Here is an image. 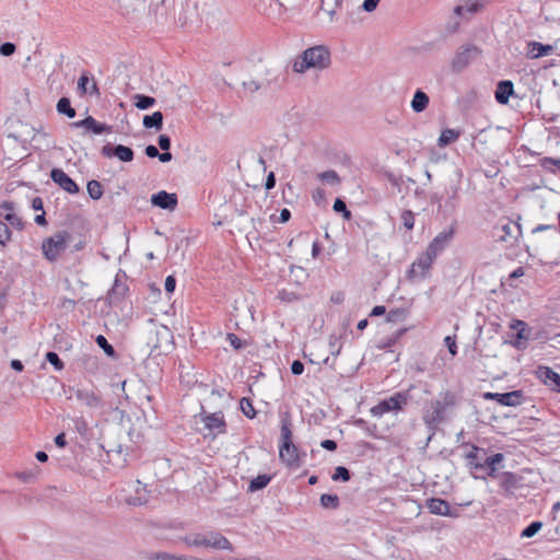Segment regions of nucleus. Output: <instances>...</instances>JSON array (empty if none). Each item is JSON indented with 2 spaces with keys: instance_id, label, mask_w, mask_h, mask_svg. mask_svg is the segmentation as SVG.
Wrapping results in <instances>:
<instances>
[{
  "instance_id": "49530a36",
  "label": "nucleus",
  "mask_w": 560,
  "mask_h": 560,
  "mask_svg": "<svg viewBox=\"0 0 560 560\" xmlns=\"http://www.w3.org/2000/svg\"><path fill=\"white\" fill-rule=\"evenodd\" d=\"M11 240V230L8 223L0 221V244L5 245Z\"/></svg>"
},
{
  "instance_id": "4be33fe9",
  "label": "nucleus",
  "mask_w": 560,
  "mask_h": 560,
  "mask_svg": "<svg viewBox=\"0 0 560 560\" xmlns=\"http://www.w3.org/2000/svg\"><path fill=\"white\" fill-rule=\"evenodd\" d=\"M486 458V450L471 446L470 451L466 454L468 465L475 469H483V459Z\"/></svg>"
},
{
  "instance_id": "cd10ccee",
  "label": "nucleus",
  "mask_w": 560,
  "mask_h": 560,
  "mask_svg": "<svg viewBox=\"0 0 560 560\" xmlns=\"http://www.w3.org/2000/svg\"><path fill=\"white\" fill-rule=\"evenodd\" d=\"M487 0H465V2L455 8V13L462 15L463 12L476 13Z\"/></svg>"
},
{
  "instance_id": "9d476101",
  "label": "nucleus",
  "mask_w": 560,
  "mask_h": 560,
  "mask_svg": "<svg viewBox=\"0 0 560 560\" xmlns=\"http://www.w3.org/2000/svg\"><path fill=\"white\" fill-rule=\"evenodd\" d=\"M445 195L444 205H440L436 209L438 215H441L443 219H447L456 211L459 200V187L452 185L445 189Z\"/></svg>"
},
{
  "instance_id": "c9c22d12",
  "label": "nucleus",
  "mask_w": 560,
  "mask_h": 560,
  "mask_svg": "<svg viewBox=\"0 0 560 560\" xmlns=\"http://www.w3.org/2000/svg\"><path fill=\"white\" fill-rule=\"evenodd\" d=\"M271 480V477L268 475H259L254 478L249 483L250 491H257L264 489Z\"/></svg>"
},
{
  "instance_id": "72a5a7b5",
  "label": "nucleus",
  "mask_w": 560,
  "mask_h": 560,
  "mask_svg": "<svg viewBox=\"0 0 560 560\" xmlns=\"http://www.w3.org/2000/svg\"><path fill=\"white\" fill-rule=\"evenodd\" d=\"M539 166L546 172L556 173V167L560 168V159L545 156L539 160Z\"/></svg>"
},
{
  "instance_id": "2eb2a0df",
  "label": "nucleus",
  "mask_w": 560,
  "mask_h": 560,
  "mask_svg": "<svg viewBox=\"0 0 560 560\" xmlns=\"http://www.w3.org/2000/svg\"><path fill=\"white\" fill-rule=\"evenodd\" d=\"M279 456L287 467L299 468L302 465L298 447L293 443H290L288 448L279 446Z\"/></svg>"
},
{
  "instance_id": "de8ad7c7",
  "label": "nucleus",
  "mask_w": 560,
  "mask_h": 560,
  "mask_svg": "<svg viewBox=\"0 0 560 560\" xmlns=\"http://www.w3.org/2000/svg\"><path fill=\"white\" fill-rule=\"evenodd\" d=\"M277 296L282 302H288V303H291V302H294V301L299 300V295L295 292L287 291L284 289L280 290L278 292Z\"/></svg>"
},
{
  "instance_id": "b1692460",
  "label": "nucleus",
  "mask_w": 560,
  "mask_h": 560,
  "mask_svg": "<svg viewBox=\"0 0 560 560\" xmlns=\"http://www.w3.org/2000/svg\"><path fill=\"white\" fill-rule=\"evenodd\" d=\"M427 508L430 513L435 515H446L450 514V504L447 501L440 498H431L427 500Z\"/></svg>"
},
{
  "instance_id": "774afa93",
  "label": "nucleus",
  "mask_w": 560,
  "mask_h": 560,
  "mask_svg": "<svg viewBox=\"0 0 560 560\" xmlns=\"http://www.w3.org/2000/svg\"><path fill=\"white\" fill-rule=\"evenodd\" d=\"M155 559L156 560H176V556L167 553V552H161L155 556Z\"/></svg>"
},
{
  "instance_id": "c03bdc74",
  "label": "nucleus",
  "mask_w": 560,
  "mask_h": 560,
  "mask_svg": "<svg viewBox=\"0 0 560 560\" xmlns=\"http://www.w3.org/2000/svg\"><path fill=\"white\" fill-rule=\"evenodd\" d=\"M46 360L51 364L54 365V368L58 371L62 370L65 364L63 362L60 360L59 355L54 352V351H48L46 353Z\"/></svg>"
},
{
  "instance_id": "79ce46f5",
  "label": "nucleus",
  "mask_w": 560,
  "mask_h": 560,
  "mask_svg": "<svg viewBox=\"0 0 560 560\" xmlns=\"http://www.w3.org/2000/svg\"><path fill=\"white\" fill-rule=\"evenodd\" d=\"M95 341L97 346L102 348L107 355L113 357L115 354L114 347L108 343L107 339L103 335H98Z\"/></svg>"
},
{
  "instance_id": "5701e85b",
  "label": "nucleus",
  "mask_w": 560,
  "mask_h": 560,
  "mask_svg": "<svg viewBox=\"0 0 560 560\" xmlns=\"http://www.w3.org/2000/svg\"><path fill=\"white\" fill-rule=\"evenodd\" d=\"M514 93L513 83L509 80L500 81L495 90V100L500 104H506L510 96Z\"/></svg>"
},
{
  "instance_id": "ea45409f",
  "label": "nucleus",
  "mask_w": 560,
  "mask_h": 560,
  "mask_svg": "<svg viewBox=\"0 0 560 560\" xmlns=\"http://www.w3.org/2000/svg\"><path fill=\"white\" fill-rule=\"evenodd\" d=\"M331 479L334 481L341 480L343 482H347L350 480V471L343 466H338V467H336L335 472L331 476Z\"/></svg>"
},
{
  "instance_id": "dca6fc26",
  "label": "nucleus",
  "mask_w": 560,
  "mask_h": 560,
  "mask_svg": "<svg viewBox=\"0 0 560 560\" xmlns=\"http://www.w3.org/2000/svg\"><path fill=\"white\" fill-rule=\"evenodd\" d=\"M77 399L91 409H100L103 407L102 398L93 390L79 388L75 392Z\"/></svg>"
},
{
  "instance_id": "09e8293b",
  "label": "nucleus",
  "mask_w": 560,
  "mask_h": 560,
  "mask_svg": "<svg viewBox=\"0 0 560 560\" xmlns=\"http://www.w3.org/2000/svg\"><path fill=\"white\" fill-rule=\"evenodd\" d=\"M4 219L5 221L14 226V228H18V229H22L23 228V223H22V220L20 217H18L15 213H12V212H8L5 215H4Z\"/></svg>"
},
{
  "instance_id": "ddd939ff",
  "label": "nucleus",
  "mask_w": 560,
  "mask_h": 560,
  "mask_svg": "<svg viewBox=\"0 0 560 560\" xmlns=\"http://www.w3.org/2000/svg\"><path fill=\"white\" fill-rule=\"evenodd\" d=\"M102 154L107 158L115 156L121 162H131L133 160V150L129 147L118 144L112 147L109 144L102 148Z\"/></svg>"
},
{
  "instance_id": "39448f33",
  "label": "nucleus",
  "mask_w": 560,
  "mask_h": 560,
  "mask_svg": "<svg viewBox=\"0 0 560 560\" xmlns=\"http://www.w3.org/2000/svg\"><path fill=\"white\" fill-rule=\"evenodd\" d=\"M69 236L68 232L60 231L44 240L42 250L45 258L49 261H56L60 254L67 248Z\"/></svg>"
},
{
  "instance_id": "e433bc0d",
  "label": "nucleus",
  "mask_w": 560,
  "mask_h": 560,
  "mask_svg": "<svg viewBox=\"0 0 560 560\" xmlns=\"http://www.w3.org/2000/svg\"><path fill=\"white\" fill-rule=\"evenodd\" d=\"M320 504L323 508L336 510L339 506V498L336 494H322Z\"/></svg>"
},
{
  "instance_id": "8fccbe9b",
  "label": "nucleus",
  "mask_w": 560,
  "mask_h": 560,
  "mask_svg": "<svg viewBox=\"0 0 560 560\" xmlns=\"http://www.w3.org/2000/svg\"><path fill=\"white\" fill-rule=\"evenodd\" d=\"M546 230L551 231L552 235H553V238L558 240L559 235H558L557 228L555 225H551V224H540V225H537L535 229H533V233H537V232H541V231H546Z\"/></svg>"
},
{
  "instance_id": "3c124183",
  "label": "nucleus",
  "mask_w": 560,
  "mask_h": 560,
  "mask_svg": "<svg viewBox=\"0 0 560 560\" xmlns=\"http://www.w3.org/2000/svg\"><path fill=\"white\" fill-rule=\"evenodd\" d=\"M15 51V45L13 43H10V42H7V43H3L2 45H0V54L2 56H11L13 55Z\"/></svg>"
},
{
  "instance_id": "a211bd4d",
  "label": "nucleus",
  "mask_w": 560,
  "mask_h": 560,
  "mask_svg": "<svg viewBox=\"0 0 560 560\" xmlns=\"http://www.w3.org/2000/svg\"><path fill=\"white\" fill-rule=\"evenodd\" d=\"M512 330H516L515 338L510 341L514 348H522L523 342L528 339V330L525 322L520 319H513L510 324Z\"/></svg>"
},
{
  "instance_id": "37998d69",
  "label": "nucleus",
  "mask_w": 560,
  "mask_h": 560,
  "mask_svg": "<svg viewBox=\"0 0 560 560\" xmlns=\"http://www.w3.org/2000/svg\"><path fill=\"white\" fill-rule=\"evenodd\" d=\"M400 220L402 222V225L407 230H412L413 229V226H415V215H413L412 211H410V210L402 211V213L400 215Z\"/></svg>"
},
{
  "instance_id": "bb28decb",
  "label": "nucleus",
  "mask_w": 560,
  "mask_h": 560,
  "mask_svg": "<svg viewBox=\"0 0 560 560\" xmlns=\"http://www.w3.org/2000/svg\"><path fill=\"white\" fill-rule=\"evenodd\" d=\"M78 90L82 94H98V88L95 81H91L90 78L83 73L78 81Z\"/></svg>"
},
{
  "instance_id": "6e6d98bb",
  "label": "nucleus",
  "mask_w": 560,
  "mask_h": 560,
  "mask_svg": "<svg viewBox=\"0 0 560 560\" xmlns=\"http://www.w3.org/2000/svg\"><path fill=\"white\" fill-rule=\"evenodd\" d=\"M243 86L249 93H255L256 91H258L260 89V84L255 80H248V81L243 82Z\"/></svg>"
},
{
  "instance_id": "603ef678",
  "label": "nucleus",
  "mask_w": 560,
  "mask_h": 560,
  "mask_svg": "<svg viewBox=\"0 0 560 560\" xmlns=\"http://www.w3.org/2000/svg\"><path fill=\"white\" fill-rule=\"evenodd\" d=\"M226 338L230 341V345L236 350L242 349L245 345V342L234 334H228Z\"/></svg>"
},
{
  "instance_id": "473e14b6",
  "label": "nucleus",
  "mask_w": 560,
  "mask_h": 560,
  "mask_svg": "<svg viewBox=\"0 0 560 560\" xmlns=\"http://www.w3.org/2000/svg\"><path fill=\"white\" fill-rule=\"evenodd\" d=\"M86 190H88L89 196L93 200H98L103 196V187H102L101 183L95 179H92L88 183Z\"/></svg>"
},
{
  "instance_id": "6ab92c4d",
  "label": "nucleus",
  "mask_w": 560,
  "mask_h": 560,
  "mask_svg": "<svg viewBox=\"0 0 560 560\" xmlns=\"http://www.w3.org/2000/svg\"><path fill=\"white\" fill-rule=\"evenodd\" d=\"M537 375L546 385L560 393V374L548 366H539Z\"/></svg>"
},
{
  "instance_id": "423d86ee",
  "label": "nucleus",
  "mask_w": 560,
  "mask_h": 560,
  "mask_svg": "<svg viewBox=\"0 0 560 560\" xmlns=\"http://www.w3.org/2000/svg\"><path fill=\"white\" fill-rule=\"evenodd\" d=\"M200 417L205 429L208 431L205 436H211L212 439H215L218 435L226 431V423L221 411L213 413L203 412L200 415Z\"/></svg>"
},
{
  "instance_id": "052dcab7",
  "label": "nucleus",
  "mask_w": 560,
  "mask_h": 560,
  "mask_svg": "<svg viewBox=\"0 0 560 560\" xmlns=\"http://www.w3.org/2000/svg\"><path fill=\"white\" fill-rule=\"evenodd\" d=\"M176 280L173 276H168L165 279V291L172 293L175 290Z\"/></svg>"
},
{
  "instance_id": "69168bd1",
  "label": "nucleus",
  "mask_w": 560,
  "mask_h": 560,
  "mask_svg": "<svg viewBox=\"0 0 560 560\" xmlns=\"http://www.w3.org/2000/svg\"><path fill=\"white\" fill-rule=\"evenodd\" d=\"M127 503L131 505H142L147 503V498L141 497H130L127 499Z\"/></svg>"
},
{
  "instance_id": "338daca9",
  "label": "nucleus",
  "mask_w": 560,
  "mask_h": 560,
  "mask_svg": "<svg viewBox=\"0 0 560 560\" xmlns=\"http://www.w3.org/2000/svg\"><path fill=\"white\" fill-rule=\"evenodd\" d=\"M290 218H291L290 210L287 209V208L282 209L281 212H280L279 221L281 223H285V222H288L290 220Z\"/></svg>"
},
{
  "instance_id": "bf43d9fd",
  "label": "nucleus",
  "mask_w": 560,
  "mask_h": 560,
  "mask_svg": "<svg viewBox=\"0 0 560 560\" xmlns=\"http://www.w3.org/2000/svg\"><path fill=\"white\" fill-rule=\"evenodd\" d=\"M380 0H364L362 8L366 12H372L376 9Z\"/></svg>"
},
{
  "instance_id": "a18cd8bd",
  "label": "nucleus",
  "mask_w": 560,
  "mask_h": 560,
  "mask_svg": "<svg viewBox=\"0 0 560 560\" xmlns=\"http://www.w3.org/2000/svg\"><path fill=\"white\" fill-rule=\"evenodd\" d=\"M332 208L336 212H341L346 220L351 218V212L347 209L345 201H342L340 198L335 200Z\"/></svg>"
},
{
  "instance_id": "5fc2aeb1",
  "label": "nucleus",
  "mask_w": 560,
  "mask_h": 560,
  "mask_svg": "<svg viewBox=\"0 0 560 560\" xmlns=\"http://www.w3.org/2000/svg\"><path fill=\"white\" fill-rule=\"evenodd\" d=\"M158 143L163 151H168L171 148V138L167 135H160Z\"/></svg>"
},
{
  "instance_id": "f8f14e48",
  "label": "nucleus",
  "mask_w": 560,
  "mask_h": 560,
  "mask_svg": "<svg viewBox=\"0 0 560 560\" xmlns=\"http://www.w3.org/2000/svg\"><path fill=\"white\" fill-rule=\"evenodd\" d=\"M151 203L164 210L174 211L177 207L178 199L176 194L161 190L151 196Z\"/></svg>"
},
{
  "instance_id": "680f3d73",
  "label": "nucleus",
  "mask_w": 560,
  "mask_h": 560,
  "mask_svg": "<svg viewBox=\"0 0 560 560\" xmlns=\"http://www.w3.org/2000/svg\"><path fill=\"white\" fill-rule=\"evenodd\" d=\"M144 152H145L147 156H149L151 159L158 158V155H160L158 148L153 144L148 145L145 148Z\"/></svg>"
},
{
  "instance_id": "f03ea898",
  "label": "nucleus",
  "mask_w": 560,
  "mask_h": 560,
  "mask_svg": "<svg viewBox=\"0 0 560 560\" xmlns=\"http://www.w3.org/2000/svg\"><path fill=\"white\" fill-rule=\"evenodd\" d=\"M330 65V52L324 45L314 46L305 49L292 65L296 73H304L308 69L323 70Z\"/></svg>"
},
{
  "instance_id": "13d9d810",
  "label": "nucleus",
  "mask_w": 560,
  "mask_h": 560,
  "mask_svg": "<svg viewBox=\"0 0 560 560\" xmlns=\"http://www.w3.org/2000/svg\"><path fill=\"white\" fill-rule=\"evenodd\" d=\"M303 371H304V364L299 360H294L291 364L292 374L301 375L303 373Z\"/></svg>"
},
{
  "instance_id": "f257e3e1",
  "label": "nucleus",
  "mask_w": 560,
  "mask_h": 560,
  "mask_svg": "<svg viewBox=\"0 0 560 560\" xmlns=\"http://www.w3.org/2000/svg\"><path fill=\"white\" fill-rule=\"evenodd\" d=\"M458 402L455 393L446 390L441 393L435 399L430 400L422 413V420L425 425L435 430L440 424L446 422Z\"/></svg>"
},
{
  "instance_id": "6e6552de",
  "label": "nucleus",
  "mask_w": 560,
  "mask_h": 560,
  "mask_svg": "<svg viewBox=\"0 0 560 560\" xmlns=\"http://www.w3.org/2000/svg\"><path fill=\"white\" fill-rule=\"evenodd\" d=\"M455 234V225L452 224L439 232L427 247L432 256L438 257L451 244Z\"/></svg>"
},
{
  "instance_id": "2f4dec72",
  "label": "nucleus",
  "mask_w": 560,
  "mask_h": 560,
  "mask_svg": "<svg viewBox=\"0 0 560 560\" xmlns=\"http://www.w3.org/2000/svg\"><path fill=\"white\" fill-rule=\"evenodd\" d=\"M57 112L59 114L66 115L69 118L75 117V109L71 106L70 100L68 97H61L57 103Z\"/></svg>"
},
{
  "instance_id": "0e129e2a",
  "label": "nucleus",
  "mask_w": 560,
  "mask_h": 560,
  "mask_svg": "<svg viewBox=\"0 0 560 560\" xmlns=\"http://www.w3.org/2000/svg\"><path fill=\"white\" fill-rule=\"evenodd\" d=\"M320 446L327 451L332 452V451H336L337 443L332 440H324V441H322Z\"/></svg>"
},
{
  "instance_id": "a19ab883",
  "label": "nucleus",
  "mask_w": 560,
  "mask_h": 560,
  "mask_svg": "<svg viewBox=\"0 0 560 560\" xmlns=\"http://www.w3.org/2000/svg\"><path fill=\"white\" fill-rule=\"evenodd\" d=\"M240 405H241V410H242V412H243L247 418L253 419V418L255 417L256 411H255V409H254V407H253V404H252L250 399H248V398H242V399H241Z\"/></svg>"
},
{
  "instance_id": "9b49d317",
  "label": "nucleus",
  "mask_w": 560,
  "mask_h": 560,
  "mask_svg": "<svg viewBox=\"0 0 560 560\" xmlns=\"http://www.w3.org/2000/svg\"><path fill=\"white\" fill-rule=\"evenodd\" d=\"M407 402L405 395L398 393L387 399L382 400L380 404L371 409V413L374 417H382L384 413L399 410L402 405Z\"/></svg>"
},
{
  "instance_id": "4d7b16f0",
  "label": "nucleus",
  "mask_w": 560,
  "mask_h": 560,
  "mask_svg": "<svg viewBox=\"0 0 560 560\" xmlns=\"http://www.w3.org/2000/svg\"><path fill=\"white\" fill-rule=\"evenodd\" d=\"M405 316H406V311L401 310V308H397V310L390 311L388 313L387 320L388 322H394L397 318L405 317Z\"/></svg>"
},
{
  "instance_id": "f704fd0d",
  "label": "nucleus",
  "mask_w": 560,
  "mask_h": 560,
  "mask_svg": "<svg viewBox=\"0 0 560 560\" xmlns=\"http://www.w3.org/2000/svg\"><path fill=\"white\" fill-rule=\"evenodd\" d=\"M133 98L136 101V107L142 110L148 109L155 104V98L148 95L136 94Z\"/></svg>"
},
{
  "instance_id": "1a4fd4ad",
  "label": "nucleus",
  "mask_w": 560,
  "mask_h": 560,
  "mask_svg": "<svg viewBox=\"0 0 560 560\" xmlns=\"http://www.w3.org/2000/svg\"><path fill=\"white\" fill-rule=\"evenodd\" d=\"M435 258V256H432V254H430V252L425 249V252L421 254L410 266V269L408 271V278H427L428 272L431 269Z\"/></svg>"
},
{
  "instance_id": "aec40b11",
  "label": "nucleus",
  "mask_w": 560,
  "mask_h": 560,
  "mask_svg": "<svg viewBox=\"0 0 560 560\" xmlns=\"http://www.w3.org/2000/svg\"><path fill=\"white\" fill-rule=\"evenodd\" d=\"M292 421L289 413H284L281 417V434H280V445L282 448H288L290 443L292 442Z\"/></svg>"
},
{
  "instance_id": "7c9ffc66",
  "label": "nucleus",
  "mask_w": 560,
  "mask_h": 560,
  "mask_svg": "<svg viewBox=\"0 0 560 560\" xmlns=\"http://www.w3.org/2000/svg\"><path fill=\"white\" fill-rule=\"evenodd\" d=\"M145 128H155L156 130H161L163 126V114L161 112H154L152 115H147L143 117L142 121Z\"/></svg>"
},
{
  "instance_id": "0eeeda50",
  "label": "nucleus",
  "mask_w": 560,
  "mask_h": 560,
  "mask_svg": "<svg viewBox=\"0 0 560 560\" xmlns=\"http://www.w3.org/2000/svg\"><path fill=\"white\" fill-rule=\"evenodd\" d=\"M480 54V50L475 45H463L456 51L452 60L453 71L460 72Z\"/></svg>"
},
{
  "instance_id": "c85d7f7f",
  "label": "nucleus",
  "mask_w": 560,
  "mask_h": 560,
  "mask_svg": "<svg viewBox=\"0 0 560 560\" xmlns=\"http://www.w3.org/2000/svg\"><path fill=\"white\" fill-rule=\"evenodd\" d=\"M504 459V455L502 453H495L491 456H486L483 459L485 468L488 469V476L494 477L495 471L498 470V465Z\"/></svg>"
},
{
  "instance_id": "20e7f679",
  "label": "nucleus",
  "mask_w": 560,
  "mask_h": 560,
  "mask_svg": "<svg viewBox=\"0 0 560 560\" xmlns=\"http://www.w3.org/2000/svg\"><path fill=\"white\" fill-rule=\"evenodd\" d=\"M522 236V228L517 222L502 220L493 228V237L497 242L505 244L506 247H513Z\"/></svg>"
},
{
  "instance_id": "a878e982",
  "label": "nucleus",
  "mask_w": 560,
  "mask_h": 560,
  "mask_svg": "<svg viewBox=\"0 0 560 560\" xmlns=\"http://www.w3.org/2000/svg\"><path fill=\"white\" fill-rule=\"evenodd\" d=\"M429 96L421 90H417L411 100L410 106L415 113H422L429 105Z\"/></svg>"
},
{
  "instance_id": "7ed1b4c3",
  "label": "nucleus",
  "mask_w": 560,
  "mask_h": 560,
  "mask_svg": "<svg viewBox=\"0 0 560 560\" xmlns=\"http://www.w3.org/2000/svg\"><path fill=\"white\" fill-rule=\"evenodd\" d=\"M183 541L188 547H206L220 550H232L230 540L218 532L195 533L186 535Z\"/></svg>"
},
{
  "instance_id": "412c9836",
  "label": "nucleus",
  "mask_w": 560,
  "mask_h": 560,
  "mask_svg": "<svg viewBox=\"0 0 560 560\" xmlns=\"http://www.w3.org/2000/svg\"><path fill=\"white\" fill-rule=\"evenodd\" d=\"M552 45H544L538 42H529L527 44L526 55L528 58L536 59L539 57L548 56L553 51Z\"/></svg>"
},
{
  "instance_id": "c756f323",
  "label": "nucleus",
  "mask_w": 560,
  "mask_h": 560,
  "mask_svg": "<svg viewBox=\"0 0 560 560\" xmlns=\"http://www.w3.org/2000/svg\"><path fill=\"white\" fill-rule=\"evenodd\" d=\"M460 136V132L455 129H444L438 140L439 147L443 148L455 142Z\"/></svg>"
},
{
  "instance_id": "e2e57ef3",
  "label": "nucleus",
  "mask_w": 560,
  "mask_h": 560,
  "mask_svg": "<svg viewBox=\"0 0 560 560\" xmlns=\"http://www.w3.org/2000/svg\"><path fill=\"white\" fill-rule=\"evenodd\" d=\"M275 185H276V176H275L273 172H270L266 178L265 187L267 190H270L275 187Z\"/></svg>"
},
{
  "instance_id": "393cba45",
  "label": "nucleus",
  "mask_w": 560,
  "mask_h": 560,
  "mask_svg": "<svg viewBox=\"0 0 560 560\" xmlns=\"http://www.w3.org/2000/svg\"><path fill=\"white\" fill-rule=\"evenodd\" d=\"M523 394L521 390L499 393L498 402L502 406L516 407L522 404Z\"/></svg>"
},
{
  "instance_id": "58836bf2",
  "label": "nucleus",
  "mask_w": 560,
  "mask_h": 560,
  "mask_svg": "<svg viewBox=\"0 0 560 560\" xmlns=\"http://www.w3.org/2000/svg\"><path fill=\"white\" fill-rule=\"evenodd\" d=\"M317 177L320 180L326 182L330 185H338L340 183V177H339L338 173L334 170H329V171L319 173L317 175Z\"/></svg>"
},
{
  "instance_id": "864d4df0",
  "label": "nucleus",
  "mask_w": 560,
  "mask_h": 560,
  "mask_svg": "<svg viewBox=\"0 0 560 560\" xmlns=\"http://www.w3.org/2000/svg\"><path fill=\"white\" fill-rule=\"evenodd\" d=\"M444 342H445V346L447 347L450 353L452 355H456V353H457V346H456L455 337L446 336L445 339H444Z\"/></svg>"
},
{
  "instance_id": "f3484780",
  "label": "nucleus",
  "mask_w": 560,
  "mask_h": 560,
  "mask_svg": "<svg viewBox=\"0 0 560 560\" xmlns=\"http://www.w3.org/2000/svg\"><path fill=\"white\" fill-rule=\"evenodd\" d=\"M73 128H85L86 130H91L95 135H101L103 132L110 131V126L106 124L98 122L95 118L92 116H88L86 118L74 121L71 124Z\"/></svg>"
},
{
  "instance_id": "4468645a",
  "label": "nucleus",
  "mask_w": 560,
  "mask_h": 560,
  "mask_svg": "<svg viewBox=\"0 0 560 560\" xmlns=\"http://www.w3.org/2000/svg\"><path fill=\"white\" fill-rule=\"evenodd\" d=\"M51 179L69 194H77L79 186L70 178L61 168H52L50 172Z\"/></svg>"
},
{
  "instance_id": "4c0bfd02",
  "label": "nucleus",
  "mask_w": 560,
  "mask_h": 560,
  "mask_svg": "<svg viewBox=\"0 0 560 560\" xmlns=\"http://www.w3.org/2000/svg\"><path fill=\"white\" fill-rule=\"evenodd\" d=\"M542 528V523L539 521L532 522L521 533V538H532Z\"/></svg>"
}]
</instances>
